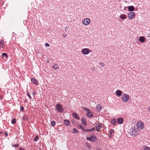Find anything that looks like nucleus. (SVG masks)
<instances>
[{
  "mask_svg": "<svg viewBox=\"0 0 150 150\" xmlns=\"http://www.w3.org/2000/svg\"><path fill=\"white\" fill-rule=\"evenodd\" d=\"M138 129L135 127H132L130 130V134L133 137H136L137 134Z\"/></svg>",
  "mask_w": 150,
  "mask_h": 150,
  "instance_id": "f257e3e1",
  "label": "nucleus"
},
{
  "mask_svg": "<svg viewBox=\"0 0 150 150\" xmlns=\"http://www.w3.org/2000/svg\"><path fill=\"white\" fill-rule=\"evenodd\" d=\"M82 109L87 112L86 114V115L88 117L91 118L93 116V113L89 109L85 107H83Z\"/></svg>",
  "mask_w": 150,
  "mask_h": 150,
  "instance_id": "f03ea898",
  "label": "nucleus"
},
{
  "mask_svg": "<svg viewBox=\"0 0 150 150\" xmlns=\"http://www.w3.org/2000/svg\"><path fill=\"white\" fill-rule=\"evenodd\" d=\"M90 137H87L86 139L92 142L96 141L97 139L96 137L93 134L90 135Z\"/></svg>",
  "mask_w": 150,
  "mask_h": 150,
  "instance_id": "7ed1b4c3",
  "label": "nucleus"
},
{
  "mask_svg": "<svg viewBox=\"0 0 150 150\" xmlns=\"http://www.w3.org/2000/svg\"><path fill=\"white\" fill-rule=\"evenodd\" d=\"M137 129H139V131L142 129L144 127V125L143 123L141 121H140L137 122Z\"/></svg>",
  "mask_w": 150,
  "mask_h": 150,
  "instance_id": "20e7f679",
  "label": "nucleus"
},
{
  "mask_svg": "<svg viewBox=\"0 0 150 150\" xmlns=\"http://www.w3.org/2000/svg\"><path fill=\"white\" fill-rule=\"evenodd\" d=\"M129 99V96L127 94H124L122 96V100L124 102H127Z\"/></svg>",
  "mask_w": 150,
  "mask_h": 150,
  "instance_id": "39448f33",
  "label": "nucleus"
},
{
  "mask_svg": "<svg viewBox=\"0 0 150 150\" xmlns=\"http://www.w3.org/2000/svg\"><path fill=\"white\" fill-rule=\"evenodd\" d=\"M56 108L57 111L59 112H62L63 111L62 107L59 104H57L56 105Z\"/></svg>",
  "mask_w": 150,
  "mask_h": 150,
  "instance_id": "423d86ee",
  "label": "nucleus"
},
{
  "mask_svg": "<svg viewBox=\"0 0 150 150\" xmlns=\"http://www.w3.org/2000/svg\"><path fill=\"white\" fill-rule=\"evenodd\" d=\"M6 42L4 41V39H1L0 41V50H2L4 49Z\"/></svg>",
  "mask_w": 150,
  "mask_h": 150,
  "instance_id": "0eeeda50",
  "label": "nucleus"
},
{
  "mask_svg": "<svg viewBox=\"0 0 150 150\" xmlns=\"http://www.w3.org/2000/svg\"><path fill=\"white\" fill-rule=\"evenodd\" d=\"M90 50L88 48H85L82 49L81 52L84 54H87L89 53Z\"/></svg>",
  "mask_w": 150,
  "mask_h": 150,
  "instance_id": "6e6552de",
  "label": "nucleus"
},
{
  "mask_svg": "<svg viewBox=\"0 0 150 150\" xmlns=\"http://www.w3.org/2000/svg\"><path fill=\"white\" fill-rule=\"evenodd\" d=\"M128 16L129 19L131 20L135 17V13L134 12H129L128 14Z\"/></svg>",
  "mask_w": 150,
  "mask_h": 150,
  "instance_id": "1a4fd4ad",
  "label": "nucleus"
},
{
  "mask_svg": "<svg viewBox=\"0 0 150 150\" xmlns=\"http://www.w3.org/2000/svg\"><path fill=\"white\" fill-rule=\"evenodd\" d=\"M91 22L90 20L88 18H86L83 21V23L84 25H88Z\"/></svg>",
  "mask_w": 150,
  "mask_h": 150,
  "instance_id": "9d476101",
  "label": "nucleus"
},
{
  "mask_svg": "<svg viewBox=\"0 0 150 150\" xmlns=\"http://www.w3.org/2000/svg\"><path fill=\"white\" fill-rule=\"evenodd\" d=\"M102 125L100 123H97L96 125V128L97 132H99L100 131V129L102 127Z\"/></svg>",
  "mask_w": 150,
  "mask_h": 150,
  "instance_id": "9b49d317",
  "label": "nucleus"
},
{
  "mask_svg": "<svg viewBox=\"0 0 150 150\" xmlns=\"http://www.w3.org/2000/svg\"><path fill=\"white\" fill-rule=\"evenodd\" d=\"M114 135V130L113 129H111L109 131V135L108 137L111 138Z\"/></svg>",
  "mask_w": 150,
  "mask_h": 150,
  "instance_id": "f8f14e48",
  "label": "nucleus"
},
{
  "mask_svg": "<svg viewBox=\"0 0 150 150\" xmlns=\"http://www.w3.org/2000/svg\"><path fill=\"white\" fill-rule=\"evenodd\" d=\"M31 82L37 85L38 84V83L37 79L35 78H32L31 79Z\"/></svg>",
  "mask_w": 150,
  "mask_h": 150,
  "instance_id": "ddd939ff",
  "label": "nucleus"
},
{
  "mask_svg": "<svg viewBox=\"0 0 150 150\" xmlns=\"http://www.w3.org/2000/svg\"><path fill=\"white\" fill-rule=\"evenodd\" d=\"M117 121L118 124H122L123 123V119L122 118H118L117 119Z\"/></svg>",
  "mask_w": 150,
  "mask_h": 150,
  "instance_id": "4468645a",
  "label": "nucleus"
},
{
  "mask_svg": "<svg viewBox=\"0 0 150 150\" xmlns=\"http://www.w3.org/2000/svg\"><path fill=\"white\" fill-rule=\"evenodd\" d=\"M72 115L74 117L75 119L78 120H79V117L78 116V115L76 112H73L72 114Z\"/></svg>",
  "mask_w": 150,
  "mask_h": 150,
  "instance_id": "2eb2a0df",
  "label": "nucleus"
},
{
  "mask_svg": "<svg viewBox=\"0 0 150 150\" xmlns=\"http://www.w3.org/2000/svg\"><path fill=\"white\" fill-rule=\"evenodd\" d=\"M64 123L67 126H69L70 125V121L67 120H64Z\"/></svg>",
  "mask_w": 150,
  "mask_h": 150,
  "instance_id": "dca6fc26",
  "label": "nucleus"
},
{
  "mask_svg": "<svg viewBox=\"0 0 150 150\" xmlns=\"http://www.w3.org/2000/svg\"><path fill=\"white\" fill-rule=\"evenodd\" d=\"M120 17L121 19L124 20L127 18V16L125 14H122L120 15Z\"/></svg>",
  "mask_w": 150,
  "mask_h": 150,
  "instance_id": "f3484780",
  "label": "nucleus"
},
{
  "mask_svg": "<svg viewBox=\"0 0 150 150\" xmlns=\"http://www.w3.org/2000/svg\"><path fill=\"white\" fill-rule=\"evenodd\" d=\"M2 58L4 59H7L8 57L7 54L5 53H3L2 54Z\"/></svg>",
  "mask_w": 150,
  "mask_h": 150,
  "instance_id": "a211bd4d",
  "label": "nucleus"
},
{
  "mask_svg": "<svg viewBox=\"0 0 150 150\" xmlns=\"http://www.w3.org/2000/svg\"><path fill=\"white\" fill-rule=\"evenodd\" d=\"M122 91L120 90H118L116 91V95L119 96H121L122 94Z\"/></svg>",
  "mask_w": 150,
  "mask_h": 150,
  "instance_id": "6ab92c4d",
  "label": "nucleus"
},
{
  "mask_svg": "<svg viewBox=\"0 0 150 150\" xmlns=\"http://www.w3.org/2000/svg\"><path fill=\"white\" fill-rule=\"evenodd\" d=\"M82 124L84 126L86 125V122L85 119L83 117L82 118L81 120Z\"/></svg>",
  "mask_w": 150,
  "mask_h": 150,
  "instance_id": "aec40b11",
  "label": "nucleus"
},
{
  "mask_svg": "<svg viewBox=\"0 0 150 150\" xmlns=\"http://www.w3.org/2000/svg\"><path fill=\"white\" fill-rule=\"evenodd\" d=\"M23 120L24 121H26L29 120V117L26 115H24L23 117Z\"/></svg>",
  "mask_w": 150,
  "mask_h": 150,
  "instance_id": "412c9836",
  "label": "nucleus"
},
{
  "mask_svg": "<svg viewBox=\"0 0 150 150\" xmlns=\"http://www.w3.org/2000/svg\"><path fill=\"white\" fill-rule=\"evenodd\" d=\"M110 123L113 125H115L117 123L116 119L115 118L113 119L110 121Z\"/></svg>",
  "mask_w": 150,
  "mask_h": 150,
  "instance_id": "4be33fe9",
  "label": "nucleus"
},
{
  "mask_svg": "<svg viewBox=\"0 0 150 150\" xmlns=\"http://www.w3.org/2000/svg\"><path fill=\"white\" fill-rule=\"evenodd\" d=\"M128 9L129 11H132L134 10V8L133 6H130L128 7Z\"/></svg>",
  "mask_w": 150,
  "mask_h": 150,
  "instance_id": "5701e85b",
  "label": "nucleus"
},
{
  "mask_svg": "<svg viewBox=\"0 0 150 150\" xmlns=\"http://www.w3.org/2000/svg\"><path fill=\"white\" fill-rule=\"evenodd\" d=\"M145 40V38L143 36H141L139 38V40L141 42H143Z\"/></svg>",
  "mask_w": 150,
  "mask_h": 150,
  "instance_id": "b1692460",
  "label": "nucleus"
},
{
  "mask_svg": "<svg viewBox=\"0 0 150 150\" xmlns=\"http://www.w3.org/2000/svg\"><path fill=\"white\" fill-rule=\"evenodd\" d=\"M102 106L100 104H98L96 107L97 110L98 111H100L102 109Z\"/></svg>",
  "mask_w": 150,
  "mask_h": 150,
  "instance_id": "393cba45",
  "label": "nucleus"
},
{
  "mask_svg": "<svg viewBox=\"0 0 150 150\" xmlns=\"http://www.w3.org/2000/svg\"><path fill=\"white\" fill-rule=\"evenodd\" d=\"M51 126L53 127H54L56 125V122L54 121H52L50 122Z\"/></svg>",
  "mask_w": 150,
  "mask_h": 150,
  "instance_id": "a878e982",
  "label": "nucleus"
},
{
  "mask_svg": "<svg viewBox=\"0 0 150 150\" xmlns=\"http://www.w3.org/2000/svg\"><path fill=\"white\" fill-rule=\"evenodd\" d=\"M86 145L88 148L89 149H91V145L88 142L86 143Z\"/></svg>",
  "mask_w": 150,
  "mask_h": 150,
  "instance_id": "bb28decb",
  "label": "nucleus"
},
{
  "mask_svg": "<svg viewBox=\"0 0 150 150\" xmlns=\"http://www.w3.org/2000/svg\"><path fill=\"white\" fill-rule=\"evenodd\" d=\"M73 134L75 133H78V130L76 128H74L73 129Z\"/></svg>",
  "mask_w": 150,
  "mask_h": 150,
  "instance_id": "cd10ccee",
  "label": "nucleus"
},
{
  "mask_svg": "<svg viewBox=\"0 0 150 150\" xmlns=\"http://www.w3.org/2000/svg\"><path fill=\"white\" fill-rule=\"evenodd\" d=\"M16 120L15 118H13L11 120V123L12 124H14L16 123Z\"/></svg>",
  "mask_w": 150,
  "mask_h": 150,
  "instance_id": "c85d7f7f",
  "label": "nucleus"
},
{
  "mask_svg": "<svg viewBox=\"0 0 150 150\" xmlns=\"http://www.w3.org/2000/svg\"><path fill=\"white\" fill-rule=\"evenodd\" d=\"M84 130V132H91V129H85V130Z\"/></svg>",
  "mask_w": 150,
  "mask_h": 150,
  "instance_id": "c756f323",
  "label": "nucleus"
},
{
  "mask_svg": "<svg viewBox=\"0 0 150 150\" xmlns=\"http://www.w3.org/2000/svg\"><path fill=\"white\" fill-rule=\"evenodd\" d=\"M39 139V137L38 136H36L34 138V140L35 142H37Z\"/></svg>",
  "mask_w": 150,
  "mask_h": 150,
  "instance_id": "7c9ffc66",
  "label": "nucleus"
},
{
  "mask_svg": "<svg viewBox=\"0 0 150 150\" xmlns=\"http://www.w3.org/2000/svg\"><path fill=\"white\" fill-rule=\"evenodd\" d=\"M144 150H150V148L147 146H145Z\"/></svg>",
  "mask_w": 150,
  "mask_h": 150,
  "instance_id": "2f4dec72",
  "label": "nucleus"
},
{
  "mask_svg": "<svg viewBox=\"0 0 150 150\" xmlns=\"http://www.w3.org/2000/svg\"><path fill=\"white\" fill-rule=\"evenodd\" d=\"M53 68L55 69H58V66L57 64H56L53 67Z\"/></svg>",
  "mask_w": 150,
  "mask_h": 150,
  "instance_id": "473e14b6",
  "label": "nucleus"
},
{
  "mask_svg": "<svg viewBox=\"0 0 150 150\" xmlns=\"http://www.w3.org/2000/svg\"><path fill=\"white\" fill-rule=\"evenodd\" d=\"M80 127L81 129H82L83 132H84V130H85V129H84V127L82 125H80Z\"/></svg>",
  "mask_w": 150,
  "mask_h": 150,
  "instance_id": "72a5a7b5",
  "label": "nucleus"
},
{
  "mask_svg": "<svg viewBox=\"0 0 150 150\" xmlns=\"http://www.w3.org/2000/svg\"><path fill=\"white\" fill-rule=\"evenodd\" d=\"M24 108L23 106H21L20 108V111L21 112H23L24 111Z\"/></svg>",
  "mask_w": 150,
  "mask_h": 150,
  "instance_id": "f704fd0d",
  "label": "nucleus"
},
{
  "mask_svg": "<svg viewBox=\"0 0 150 150\" xmlns=\"http://www.w3.org/2000/svg\"><path fill=\"white\" fill-rule=\"evenodd\" d=\"M99 64L101 65L102 67H104L105 66V64L103 62H100Z\"/></svg>",
  "mask_w": 150,
  "mask_h": 150,
  "instance_id": "c9c22d12",
  "label": "nucleus"
},
{
  "mask_svg": "<svg viewBox=\"0 0 150 150\" xmlns=\"http://www.w3.org/2000/svg\"><path fill=\"white\" fill-rule=\"evenodd\" d=\"M27 95L30 99H31V97L30 96V93H29L28 91H27Z\"/></svg>",
  "mask_w": 150,
  "mask_h": 150,
  "instance_id": "e433bc0d",
  "label": "nucleus"
},
{
  "mask_svg": "<svg viewBox=\"0 0 150 150\" xmlns=\"http://www.w3.org/2000/svg\"><path fill=\"white\" fill-rule=\"evenodd\" d=\"M4 134L6 137H8V133L6 132H4Z\"/></svg>",
  "mask_w": 150,
  "mask_h": 150,
  "instance_id": "4c0bfd02",
  "label": "nucleus"
},
{
  "mask_svg": "<svg viewBox=\"0 0 150 150\" xmlns=\"http://www.w3.org/2000/svg\"><path fill=\"white\" fill-rule=\"evenodd\" d=\"M19 145L18 144H16L14 145H13V146H14V147H18L19 146Z\"/></svg>",
  "mask_w": 150,
  "mask_h": 150,
  "instance_id": "58836bf2",
  "label": "nucleus"
},
{
  "mask_svg": "<svg viewBox=\"0 0 150 150\" xmlns=\"http://www.w3.org/2000/svg\"><path fill=\"white\" fill-rule=\"evenodd\" d=\"M45 45L47 47H49L50 46L49 44L47 43H46L45 44Z\"/></svg>",
  "mask_w": 150,
  "mask_h": 150,
  "instance_id": "ea45409f",
  "label": "nucleus"
},
{
  "mask_svg": "<svg viewBox=\"0 0 150 150\" xmlns=\"http://www.w3.org/2000/svg\"><path fill=\"white\" fill-rule=\"evenodd\" d=\"M91 129V132H92L93 131L95 130V128L94 127H93V128Z\"/></svg>",
  "mask_w": 150,
  "mask_h": 150,
  "instance_id": "a19ab883",
  "label": "nucleus"
},
{
  "mask_svg": "<svg viewBox=\"0 0 150 150\" xmlns=\"http://www.w3.org/2000/svg\"><path fill=\"white\" fill-rule=\"evenodd\" d=\"M19 149L20 150H26L25 149H24L23 147H20L19 148Z\"/></svg>",
  "mask_w": 150,
  "mask_h": 150,
  "instance_id": "79ce46f5",
  "label": "nucleus"
},
{
  "mask_svg": "<svg viewBox=\"0 0 150 150\" xmlns=\"http://www.w3.org/2000/svg\"><path fill=\"white\" fill-rule=\"evenodd\" d=\"M148 112H150V105L147 108Z\"/></svg>",
  "mask_w": 150,
  "mask_h": 150,
  "instance_id": "37998d69",
  "label": "nucleus"
},
{
  "mask_svg": "<svg viewBox=\"0 0 150 150\" xmlns=\"http://www.w3.org/2000/svg\"><path fill=\"white\" fill-rule=\"evenodd\" d=\"M35 94H36V92L35 91H34L33 93V96H35Z\"/></svg>",
  "mask_w": 150,
  "mask_h": 150,
  "instance_id": "c03bdc74",
  "label": "nucleus"
},
{
  "mask_svg": "<svg viewBox=\"0 0 150 150\" xmlns=\"http://www.w3.org/2000/svg\"><path fill=\"white\" fill-rule=\"evenodd\" d=\"M62 36H63L64 37H66L67 35H66V34H65V35H64L63 34L62 35Z\"/></svg>",
  "mask_w": 150,
  "mask_h": 150,
  "instance_id": "a18cd8bd",
  "label": "nucleus"
},
{
  "mask_svg": "<svg viewBox=\"0 0 150 150\" xmlns=\"http://www.w3.org/2000/svg\"><path fill=\"white\" fill-rule=\"evenodd\" d=\"M96 150H101L99 148H98L96 149Z\"/></svg>",
  "mask_w": 150,
  "mask_h": 150,
  "instance_id": "49530a36",
  "label": "nucleus"
},
{
  "mask_svg": "<svg viewBox=\"0 0 150 150\" xmlns=\"http://www.w3.org/2000/svg\"><path fill=\"white\" fill-rule=\"evenodd\" d=\"M95 70V68H94V69H93V68H92L91 69V70H92V71H94V70Z\"/></svg>",
  "mask_w": 150,
  "mask_h": 150,
  "instance_id": "de8ad7c7",
  "label": "nucleus"
},
{
  "mask_svg": "<svg viewBox=\"0 0 150 150\" xmlns=\"http://www.w3.org/2000/svg\"><path fill=\"white\" fill-rule=\"evenodd\" d=\"M0 134H3V132H0Z\"/></svg>",
  "mask_w": 150,
  "mask_h": 150,
  "instance_id": "09e8293b",
  "label": "nucleus"
},
{
  "mask_svg": "<svg viewBox=\"0 0 150 150\" xmlns=\"http://www.w3.org/2000/svg\"><path fill=\"white\" fill-rule=\"evenodd\" d=\"M25 102H27V100H25Z\"/></svg>",
  "mask_w": 150,
  "mask_h": 150,
  "instance_id": "8fccbe9b",
  "label": "nucleus"
},
{
  "mask_svg": "<svg viewBox=\"0 0 150 150\" xmlns=\"http://www.w3.org/2000/svg\"><path fill=\"white\" fill-rule=\"evenodd\" d=\"M1 135H0V137H1Z\"/></svg>",
  "mask_w": 150,
  "mask_h": 150,
  "instance_id": "3c124183",
  "label": "nucleus"
},
{
  "mask_svg": "<svg viewBox=\"0 0 150 150\" xmlns=\"http://www.w3.org/2000/svg\"><path fill=\"white\" fill-rule=\"evenodd\" d=\"M0 97H1V96H0Z\"/></svg>",
  "mask_w": 150,
  "mask_h": 150,
  "instance_id": "603ef678",
  "label": "nucleus"
}]
</instances>
